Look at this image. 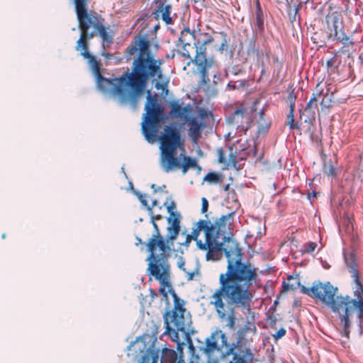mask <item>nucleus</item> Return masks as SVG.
I'll return each mask as SVG.
<instances>
[{"instance_id": "1", "label": "nucleus", "mask_w": 363, "mask_h": 363, "mask_svg": "<svg viewBox=\"0 0 363 363\" xmlns=\"http://www.w3.org/2000/svg\"><path fill=\"white\" fill-rule=\"evenodd\" d=\"M150 48L151 42L146 35H135L125 51L128 60L135 55L131 70L128 69L118 77L113 79L102 76L100 62L88 51L89 43L86 44V47L78 48V45H76L75 50L80 51V55L89 60L101 91L111 94L121 104H130L135 107L145 91L148 81H159L162 77V65L164 61L155 59Z\"/></svg>"}, {"instance_id": "2", "label": "nucleus", "mask_w": 363, "mask_h": 363, "mask_svg": "<svg viewBox=\"0 0 363 363\" xmlns=\"http://www.w3.org/2000/svg\"><path fill=\"white\" fill-rule=\"evenodd\" d=\"M234 214L230 224L229 233H222L218 242L222 245L217 258L222 252L228 259L227 270L219 276V287L210 296V304L213 306L220 318L225 320L226 327L235 329V308L251 312V303L254 296L253 286L256 284L258 274L257 268L250 262L242 261V249L238 243L230 239Z\"/></svg>"}, {"instance_id": "3", "label": "nucleus", "mask_w": 363, "mask_h": 363, "mask_svg": "<svg viewBox=\"0 0 363 363\" xmlns=\"http://www.w3.org/2000/svg\"><path fill=\"white\" fill-rule=\"evenodd\" d=\"M167 234L164 238L160 233L157 224L154 223V233L146 243L147 250L150 252L148 264L150 274L160 282V293L164 299L168 301V293L174 299V307L172 311H167L164 315L165 331L172 340L177 343L179 342V332L186 333L191 323L189 314L185 315L184 301L181 299L170 284V267L168 259L174 248V242L177 238L180 230L174 222L173 225H168Z\"/></svg>"}, {"instance_id": "4", "label": "nucleus", "mask_w": 363, "mask_h": 363, "mask_svg": "<svg viewBox=\"0 0 363 363\" xmlns=\"http://www.w3.org/2000/svg\"><path fill=\"white\" fill-rule=\"evenodd\" d=\"M344 260L353 279L352 289L355 298H352L349 296H336L337 288L334 287L330 282H314L311 287L301 285L299 281H297L296 284L301 286V293L320 300L333 312L339 314L340 325L342 328V334L349 338L352 326L350 318L354 311H357L359 319L363 318V285L360 281L359 263L354 252L344 253Z\"/></svg>"}, {"instance_id": "5", "label": "nucleus", "mask_w": 363, "mask_h": 363, "mask_svg": "<svg viewBox=\"0 0 363 363\" xmlns=\"http://www.w3.org/2000/svg\"><path fill=\"white\" fill-rule=\"evenodd\" d=\"M233 212L222 216L213 223L209 220H199L193 228L191 233L186 235L185 241L179 243L181 245L189 247L192 240L196 242L199 250L206 251V259H213L218 257L222 245L218 242L219 235L222 233H229L230 224Z\"/></svg>"}, {"instance_id": "6", "label": "nucleus", "mask_w": 363, "mask_h": 363, "mask_svg": "<svg viewBox=\"0 0 363 363\" xmlns=\"http://www.w3.org/2000/svg\"><path fill=\"white\" fill-rule=\"evenodd\" d=\"M160 141V164L164 172L180 169L183 174H185L190 168L199 167L195 158L185 155L184 140L177 127H165Z\"/></svg>"}, {"instance_id": "7", "label": "nucleus", "mask_w": 363, "mask_h": 363, "mask_svg": "<svg viewBox=\"0 0 363 363\" xmlns=\"http://www.w3.org/2000/svg\"><path fill=\"white\" fill-rule=\"evenodd\" d=\"M72 1L81 31L79 38L77 41L78 48L86 47L89 40L95 35L101 37L104 48L113 43V31L105 26V19L101 14L94 10L87 9L89 0H72Z\"/></svg>"}, {"instance_id": "8", "label": "nucleus", "mask_w": 363, "mask_h": 363, "mask_svg": "<svg viewBox=\"0 0 363 363\" xmlns=\"http://www.w3.org/2000/svg\"><path fill=\"white\" fill-rule=\"evenodd\" d=\"M198 37L194 43L195 49L194 63L199 67L201 84H207L209 82L210 72L214 78L220 76L218 63L213 57L207 58L206 55V45L213 43L214 39L208 33H202L200 30H199Z\"/></svg>"}, {"instance_id": "9", "label": "nucleus", "mask_w": 363, "mask_h": 363, "mask_svg": "<svg viewBox=\"0 0 363 363\" xmlns=\"http://www.w3.org/2000/svg\"><path fill=\"white\" fill-rule=\"evenodd\" d=\"M147 94L145 113L141 123L142 132L146 140L153 143L157 140L158 129L164 120V108L158 103L157 94L152 96L150 91Z\"/></svg>"}, {"instance_id": "10", "label": "nucleus", "mask_w": 363, "mask_h": 363, "mask_svg": "<svg viewBox=\"0 0 363 363\" xmlns=\"http://www.w3.org/2000/svg\"><path fill=\"white\" fill-rule=\"evenodd\" d=\"M323 92V88L320 86V84H318L304 111L303 112L300 111V118L301 120H303L304 123L311 124L315 120V113L314 109H318V103L320 99H322L320 101L321 105H323L324 102Z\"/></svg>"}, {"instance_id": "11", "label": "nucleus", "mask_w": 363, "mask_h": 363, "mask_svg": "<svg viewBox=\"0 0 363 363\" xmlns=\"http://www.w3.org/2000/svg\"><path fill=\"white\" fill-rule=\"evenodd\" d=\"M206 115V111L201 110L199 113L200 119L196 116L185 117V121L189 126L188 135L194 142H196L201 137L202 131L206 127L203 118Z\"/></svg>"}, {"instance_id": "12", "label": "nucleus", "mask_w": 363, "mask_h": 363, "mask_svg": "<svg viewBox=\"0 0 363 363\" xmlns=\"http://www.w3.org/2000/svg\"><path fill=\"white\" fill-rule=\"evenodd\" d=\"M227 122L236 126L237 129L246 132L250 128L252 120L245 108H238L228 116Z\"/></svg>"}, {"instance_id": "13", "label": "nucleus", "mask_w": 363, "mask_h": 363, "mask_svg": "<svg viewBox=\"0 0 363 363\" xmlns=\"http://www.w3.org/2000/svg\"><path fill=\"white\" fill-rule=\"evenodd\" d=\"M326 23L330 30V35L333 39L341 36L342 21L341 15L337 11L330 12L326 16Z\"/></svg>"}, {"instance_id": "14", "label": "nucleus", "mask_w": 363, "mask_h": 363, "mask_svg": "<svg viewBox=\"0 0 363 363\" xmlns=\"http://www.w3.org/2000/svg\"><path fill=\"white\" fill-rule=\"evenodd\" d=\"M342 45V48L337 51L338 54H347L348 57H351L353 51H354V43L347 36L344 32L341 33V36L337 37L336 39Z\"/></svg>"}, {"instance_id": "15", "label": "nucleus", "mask_w": 363, "mask_h": 363, "mask_svg": "<svg viewBox=\"0 0 363 363\" xmlns=\"http://www.w3.org/2000/svg\"><path fill=\"white\" fill-rule=\"evenodd\" d=\"M199 30H193L191 31L189 28L184 29L181 32L180 37L179 38V42L184 45L185 44V47L190 48V50H194V47L191 44V41L194 40V43L196 41V38L199 37Z\"/></svg>"}, {"instance_id": "16", "label": "nucleus", "mask_w": 363, "mask_h": 363, "mask_svg": "<svg viewBox=\"0 0 363 363\" xmlns=\"http://www.w3.org/2000/svg\"><path fill=\"white\" fill-rule=\"evenodd\" d=\"M219 337L225 338V334L222 333L221 331L214 332L211 334L210 337L206 338L204 347L205 353L207 354H211L215 350H218V338Z\"/></svg>"}, {"instance_id": "17", "label": "nucleus", "mask_w": 363, "mask_h": 363, "mask_svg": "<svg viewBox=\"0 0 363 363\" xmlns=\"http://www.w3.org/2000/svg\"><path fill=\"white\" fill-rule=\"evenodd\" d=\"M171 9L170 5H165L164 2L160 1L157 6L155 14L158 17L161 16L162 21L165 22L166 24H172L173 21L170 16Z\"/></svg>"}, {"instance_id": "18", "label": "nucleus", "mask_w": 363, "mask_h": 363, "mask_svg": "<svg viewBox=\"0 0 363 363\" xmlns=\"http://www.w3.org/2000/svg\"><path fill=\"white\" fill-rule=\"evenodd\" d=\"M170 111L169 115L172 117L184 118V114L189 112L190 109L188 106L182 107V105L176 101H173L169 104Z\"/></svg>"}, {"instance_id": "19", "label": "nucleus", "mask_w": 363, "mask_h": 363, "mask_svg": "<svg viewBox=\"0 0 363 363\" xmlns=\"http://www.w3.org/2000/svg\"><path fill=\"white\" fill-rule=\"evenodd\" d=\"M256 332L257 328L252 318L251 320H247L245 325L238 331V335L240 340H247L248 334L255 335Z\"/></svg>"}, {"instance_id": "20", "label": "nucleus", "mask_w": 363, "mask_h": 363, "mask_svg": "<svg viewBox=\"0 0 363 363\" xmlns=\"http://www.w3.org/2000/svg\"><path fill=\"white\" fill-rule=\"evenodd\" d=\"M160 363H186L185 361L179 358L177 359V352L171 349H164L162 352Z\"/></svg>"}, {"instance_id": "21", "label": "nucleus", "mask_w": 363, "mask_h": 363, "mask_svg": "<svg viewBox=\"0 0 363 363\" xmlns=\"http://www.w3.org/2000/svg\"><path fill=\"white\" fill-rule=\"evenodd\" d=\"M175 208L176 204L174 201H172L171 203L167 206V212L169 213V216L167 218V222L169 225H173V223L175 222L177 224L178 230H181V216L179 213L174 211Z\"/></svg>"}, {"instance_id": "22", "label": "nucleus", "mask_w": 363, "mask_h": 363, "mask_svg": "<svg viewBox=\"0 0 363 363\" xmlns=\"http://www.w3.org/2000/svg\"><path fill=\"white\" fill-rule=\"evenodd\" d=\"M258 133L263 134L268 132L270 128V122L269 120L264 118V113L261 112L259 114V118L258 121Z\"/></svg>"}, {"instance_id": "23", "label": "nucleus", "mask_w": 363, "mask_h": 363, "mask_svg": "<svg viewBox=\"0 0 363 363\" xmlns=\"http://www.w3.org/2000/svg\"><path fill=\"white\" fill-rule=\"evenodd\" d=\"M255 25L257 28L259 33H263L264 30V14L262 10L255 11Z\"/></svg>"}, {"instance_id": "24", "label": "nucleus", "mask_w": 363, "mask_h": 363, "mask_svg": "<svg viewBox=\"0 0 363 363\" xmlns=\"http://www.w3.org/2000/svg\"><path fill=\"white\" fill-rule=\"evenodd\" d=\"M222 181V175L216 172H208L203 178V182H207L210 184L221 183Z\"/></svg>"}, {"instance_id": "25", "label": "nucleus", "mask_w": 363, "mask_h": 363, "mask_svg": "<svg viewBox=\"0 0 363 363\" xmlns=\"http://www.w3.org/2000/svg\"><path fill=\"white\" fill-rule=\"evenodd\" d=\"M323 172L328 177H336V170L332 164V161L325 162L323 167Z\"/></svg>"}, {"instance_id": "26", "label": "nucleus", "mask_w": 363, "mask_h": 363, "mask_svg": "<svg viewBox=\"0 0 363 363\" xmlns=\"http://www.w3.org/2000/svg\"><path fill=\"white\" fill-rule=\"evenodd\" d=\"M182 45V49L179 52L184 57L190 60V62L187 64L188 65H189L191 62H194L192 54L195 52V49L190 50V48L185 47V44Z\"/></svg>"}, {"instance_id": "27", "label": "nucleus", "mask_w": 363, "mask_h": 363, "mask_svg": "<svg viewBox=\"0 0 363 363\" xmlns=\"http://www.w3.org/2000/svg\"><path fill=\"white\" fill-rule=\"evenodd\" d=\"M230 153L229 155V157H228V160H226V163L225 164V165L227 167H233V168H236V165H237V156L235 155V153H233L232 152L233 150V148L230 147Z\"/></svg>"}, {"instance_id": "28", "label": "nucleus", "mask_w": 363, "mask_h": 363, "mask_svg": "<svg viewBox=\"0 0 363 363\" xmlns=\"http://www.w3.org/2000/svg\"><path fill=\"white\" fill-rule=\"evenodd\" d=\"M317 247L316 242H309L303 245L301 250L303 254H311L315 250Z\"/></svg>"}, {"instance_id": "29", "label": "nucleus", "mask_w": 363, "mask_h": 363, "mask_svg": "<svg viewBox=\"0 0 363 363\" xmlns=\"http://www.w3.org/2000/svg\"><path fill=\"white\" fill-rule=\"evenodd\" d=\"M219 34L222 37V43L218 48V50L220 52H223V50H226L228 48V35L224 31L220 32Z\"/></svg>"}, {"instance_id": "30", "label": "nucleus", "mask_w": 363, "mask_h": 363, "mask_svg": "<svg viewBox=\"0 0 363 363\" xmlns=\"http://www.w3.org/2000/svg\"><path fill=\"white\" fill-rule=\"evenodd\" d=\"M218 162L220 164H225L226 163V159L225 152L222 148L217 149Z\"/></svg>"}, {"instance_id": "31", "label": "nucleus", "mask_w": 363, "mask_h": 363, "mask_svg": "<svg viewBox=\"0 0 363 363\" xmlns=\"http://www.w3.org/2000/svg\"><path fill=\"white\" fill-rule=\"evenodd\" d=\"M339 54L337 52H335L334 56L333 57L329 58L326 61V67L328 70L335 67L336 63V57Z\"/></svg>"}, {"instance_id": "32", "label": "nucleus", "mask_w": 363, "mask_h": 363, "mask_svg": "<svg viewBox=\"0 0 363 363\" xmlns=\"http://www.w3.org/2000/svg\"><path fill=\"white\" fill-rule=\"evenodd\" d=\"M285 124L289 127L290 130H301L300 125L298 123L295 122L294 119L287 121Z\"/></svg>"}, {"instance_id": "33", "label": "nucleus", "mask_w": 363, "mask_h": 363, "mask_svg": "<svg viewBox=\"0 0 363 363\" xmlns=\"http://www.w3.org/2000/svg\"><path fill=\"white\" fill-rule=\"evenodd\" d=\"M149 213L151 216V223L152 224V226L154 227V223H156V220H160L162 218V216L161 215H153L151 207H148Z\"/></svg>"}, {"instance_id": "34", "label": "nucleus", "mask_w": 363, "mask_h": 363, "mask_svg": "<svg viewBox=\"0 0 363 363\" xmlns=\"http://www.w3.org/2000/svg\"><path fill=\"white\" fill-rule=\"evenodd\" d=\"M230 363H247V362L244 357L235 354H234L233 359Z\"/></svg>"}, {"instance_id": "35", "label": "nucleus", "mask_w": 363, "mask_h": 363, "mask_svg": "<svg viewBox=\"0 0 363 363\" xmlns=\"http://www.w3.org/2000/svg\"><path fill=\"white\" fill-rule=\"evenodd\" d=\"M286 333V331L284 328H280L274 335H273V337L275 340H279L284 337Z\"/></svg>"}, {"instance_id": "36", "label": "nucleus", "mask_w": 363, "mask_h": 363, "mask_svg": "<svg viewBox=\"0 0 363 363\" xmlns=\"http://www.w3.org/2000/svg\"><path fill=\"white\" fill-rule=\"evenodd\" d=\"M296 96L294 94V91H291L289 95V97H288V100L289 101V107H292V105L293 106H295L296 107Z\"/></svg>"}, {"instance_id": "37", "label": "nucleus", "mask_w": 363, "mask_h": 363, "mask_svg": "<svg viewBox=\"0 0 363 363\" xmlns=\"http://www.w3.org/2000/svg\"><path fill=\"white\" fill-rule=\"evenodd\" d=\"M201 201H202V206H201V211L202 213H205L208 211V201L204 197L202 198Z\"/></svg>"}, {"instance_id": "38", "label": "nucleus", "mask_w": 363, "mask_h": 363, "mask_svg": "<svg viewBox=\"0 0 363 363\" xmlns=\"http://www.w3.org/2000/svg\"><path fill=\"white\" fill-rule=\"evenodd\" d=\"M283 289H284V291H289V290L294 291L297 289V286H295L293 284L290 285V284L286 283L285 281H283Z\"/></svg>"}, {"instance_id": "39", "label": "nucleus", "mask_w": 363, "mask_h": 363, "mask_svg": "<svg viewBox=\"0 0 363 363\" xmlns=\"http://www.w3.org/2000/svg\"><path fill=\"white\" fill-rule=\"evenodd\" d=\"M137 195H138V199H139L140 201L141 202V203H142L144 206H145V207H147V208H148V207H150V206L147 205V200H146V197H145V195H143V194H139V193H138V194H137Z\"/></svg>"}, {"instance_id": "40", "label": "nucleus", "mask_w": 363, "mask_h": 363, "mask_svg": "<svg viewBox=\"0 0 363 363\" xmlns=\"http://www.w3.org/2000/svg\"><path fill=\"white\" fill-rule=\"evenodd\" d=\"M295 106L289 107V112L287 114V121L290 119H294Z\"/></svg>"}, {"instance_id": "41", "label": "nucleus", "mask_w": 363, "mask_h": 363, "mask_svg": "<svg viewBox=\"0 0 363 363\" xmlns=\"http://www.w3.org/2000/svg\"><path fill=\"white\" fill-rule=\"evenodd\" d=\"M194 275H195V272H186V279L188 281L193 280L194 278Z\"/></svg>"}, {"instance_id": "42", "label": "nucleus", "mask_w": 363, "mask_h": 363, "mask_svg": "<svg viewBox=\"0 0 363 363\" xmlns=\"http://www.w3.org/2000/svg\"><path fill=\"white\" fill-rule=\"evenodd\" d=\"M151 357H152V363H157L158 360V354L157 353H155L154 352H151Z\"/></svg>"}, {"instance_id": "43", "label": "nucleus", "mask_w": 363, "mask_h": 363, "mask_svg": "<svg viewBox=\"0 0 363 363\" xmlns=\"http://www.w3.org/2000/svg\"><path fill=\"white\" fill-rule=\"evenodd\" d=\"M262 10L261 5L259 0H256V9L255 11Z\"/></svg>"}, {"instance_id": "44", "label": "nucleus", "mask_w": 363, "mask_h": 363, "mask_svg": "<svg viewBox=\"0 0 363 363\" xmlns=\"http://www.w3.org/2000/svg\"><path fill=\"white\" fill-rule=\"evenodd\" d=\"M150 293H151V296H152V298H155V297H157V295L155 291L151 290Z\"/></svg>"}, {"instance_id": "45", "label": "nucleus", "mask_w": 363, "mask_h": 363, "mask_svg": "<svg viewBox=\"0 0 363 363\" xmlns=\"http://www.w3.org/2000/svg\"><path fill=\"white\" fill-rule=\"evenodd\" d=\"M301 4L302 3H300L299 5L296 7V13H298V10H299V8L301 6Z\"/></svg>"}, {"instance_id": "46", "label": "nucleus", "mask_w": 363, "mask_h": 363, "mask_svg": "<svg viewBox=\"0 0 363 363\" xmlns=\"http://www.w3.org/2000/svg\"><path fill=\"white\" fill-rule=\"evenodd\" d=\"M157 201L156 200L153 201L152 202V206L157 205Z\"/></svg>"}, {"instance_id": "47", "label": "nucleus", "mask_w": 363, "mask_h": 363, "mask_svg": "<svg viewBox=\"0 0 363 363\" xmlns=\"http://www.w3.org/2000/svg\"><path fill=\"white\" fill-rule=\"evenodd\" d=\"M228 187H229V185H228H228H226V186L225 187V191L228 190Z\"/></svg>"}, {"instance_id": "48", "label": "nucleus", "mask_w": 363, "mask_h": 363, "mask_svg": "<svg viewBox=\"0 0 363 363\" xmlns=\"http://www.w3.org/2000/svg\"><path fill=\"white\" fill-rule=\"evenodd\" d=\"M151 188L152 189H155V184H152Z\"/></svg>"}, {"instance_id": "49", "label": "nucleus", "mask_w": 363, "mask_h": 363, "mask_svg": "<svg viewBox=\"0 0 363 363\" xmlns=\"http://www.w3.org/2000/svg\"><path fill=\"white\" fill-rule=\"evenodd\" d=\"M170 56H171L172 58H173L174 57V53L173 54H170Z\"/></svg>"}, {"instance_id": "50", "label": "nucleus", "mask_w": 363, "mask_h": 363, "mask_svg": "<svg viewBox=\"0 0 363 363\" xmlns=\"http://www.w3.org/2000/svg\"><path fill=\"white\" fill-rule=\"evenodd\" d=\"M170 56H171L172 58H173L174 57V53L173 54H170Z\"/></svg>"}, {"instance_id": "51", "label": "nucleus", "mask_w": 363, "mask_h": 363, "mask_svg": "<svg viewBox=\"0 0 363 363\" xmlns=\"http://www.w3.org/2000/svg\"><path fill=\"white\" fill-rule=\"evenodd\" d=\"M138 242H142L141 239L138 238Z\"/></svg>"}, {"instance_id": "52", "label": "nucleus", "mask_w": 363, "mask_h": 363, "mask_svg": "<svg viewBox=\"0 0 363 363\" xmlns=\"http://www.w3.org/2000/svg\"><path fill=\"white\" fill-rule=\"evenodd\" d=\"M5 234L2 235V238H5Z\"/></svg>"}]
</instances>
